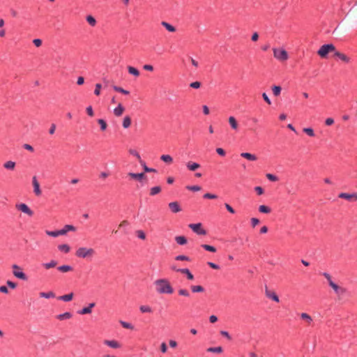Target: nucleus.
Returning <instances> with one entry per match:
<instances>
[{"label":"nucleus","mask_w":357,"mask_h":357,"mask_svg":"<svg viewBox=\"0 0 357 357\" xmlns=\"http://www.w3.org/2000/svg\"><path fill=\"white\" fill-rule=\"evenodd\" d=\"M154 284L156 287V291L159 294H172L174 293V288L167 279L156 280Z\"/></svg>","instance_id":"1"},{"label":"nucleus","mask_w":357,"mask_h":357,"mask_svg":"<svg viewBox=\"0 0 357 357\" xmlns=\"http://www.w3.org/2000/svg\"><path fill=\"white\" fill-rule=\"evenodd\" d=\"M77 228L72 225H66L61 229L48 231L45 232L47 235L52 237H58L59 236L66 235L68 231H75Z\"/></svg>","instance_id":"2"},{"label":"nucleus","mask_w":357,"mask_h":357,"mask_svg":"<svg viewBox=\"0 0 357 357\" xmlns=\"http://www.w3.org/2000/svg\"><path fill=\"white\" fill-rule=\"evenodd\" d=\"M273 53L274 58L279 61H286L289 59V54L283 47H273Z\"/></svg>","instance_id":"3"},{"label":"nucleus","mask_w":357,"mask_h":357,"mask_svg":"<svg viewBox=\"0 0 357 357\" xmlns=\"http://www.w3.org/2000/svg\"><path fill=\"white\" fill-rule=\"evenodd\" d=\"M96 253L93 248L82 247L76 250L75 255L79 258L89 259L91 258Z\"/></svg>","instance_id":"4"},{"label":"nucleus","mask_w":357,"mask_h":357,"mask_svg":"<svg viewBox=\"0 0 357 357\" xmlns=\"http://www.w3.org/2000/svg\"><path fill=\"white\" fill-rule=\"evenodd\" d=\"M335 47L333 44H325L321 46L317 52V54L321 58H326L329 52H335Z\"/></svg>","instance_id":"5"},{"label":"nucleus","mask_w":357,"mask_h":357,"mask_svg":"<svg viewBox=\"0 0 357 357\" xmlns=\"http://www.w3.org/2000/svg\"><path fill=\"white\" fill-rule=\"evenodd\" d=\"M12 268H13V274L15 278H17V279L24 280V281L28 280V278H29L28 276L26 275V274L25 273H24L22 271V269L20 266H19L17 264H13L12 266Z\"/></svg>","instance_id":"6"},{"label":"nucleus","mask_w":357,"mask_h":357,"mask_svg":"<svg viewBox=\"0 0 357 357\" xmlns=\"http://www.w3.org/2000/svg\"><path fill=\"white\" fill-rule=\"evenodd\" d=\"M188 227L197 235H206L207 234L206 230L203 228V225L201 222L191 223Z\"/></svg>","instance_id":"7"},{"label":"nucleus","mask_w":357,"mask_h":357,"mask_svg":"<svg viewBox=\"0 0 357 357\" xmlns=\"http://www.w3.org/2000/svg\"><path fill=\"white\" fill-rule=\"evenodd\" d=\"M338 198L345 199L349 202H357V192H340L338 195Z\"/></svg>","instance_id":"8"},{"label":"nucleus","mask_w":357,"mask_h":357,"mask_svg":"<svg viewBox=\"0 0 357 357\" xmlns=\"http://www.w3.org/2000/svg\"><path fill=\"white\" fill-rule=\"evenodd\" d=\"M16 208L21 212L27 214L29 216H32L34 213L33 211L29 207V206L24 203L16 204Z\"/></svg>","instance_id":"9"},{"label":"nucleus","mask_w":357,"mask_h":357,"mask_svg":"<svg viewBox=\"0 0 357 357\" xmlns=\"http://www.w3.org/2000/svg\"><path fill=\"white\" fill-rule=\"evenodd\" d=\"M328 285L334 290L335 294L337 295H343L347 291V289L345 288L340 287L333 280H330V284H328Z\"/></svg>","instance_id":"10"},{"label":"nucleus","mask_w":357,"mask_h":357,"mask_svg":"<svg viewBox=\"0 0 357 357\" xmlns=\"http://www.w3.org/2000/svg\"><path fill=\"white\" fill-rule=\"evenodd\" d=\"M128 176L130 178L138 181L139 182H142L143 180L147 178V176L144 174V172H140V173L129 172L128 174Z\"/></svg>","instance_id":"11"},{"label":"nucleus","mask_w":357,"mask_h":357,"mask_svg":"<svg viewBox=\"0 0 357 357\" xmlns=\"http://www.w3.org/2000/svg\"><path fill=\"white\" fill-rule=\"evenodd\" d=\"M96 306V303H91L88 306L84 307L82 309L77 311L79 314H91L92 312V309Z\"/></svg>","instance_id":"12"},{"label":"nucleus","mask_w":357,"mask_h":357,"mask_svg":"<svg viewBox=\"0 0 357 357\" xmlns=\"http://www.w3.org/2000/svg\"><path fill=\"white\" fill-rule=\"evenodd\" d=\"M169 208L174 213H177L182 211L180 204L178 202H172L168 204Z\"/></svg>","instance_id":"13"},{"label":"nucleus","mask_w":357,"mask_h":357,"mask_svg":"<svg viewBox=\"0 0 357 357\" xmlns=\"http://www.w3.org/2000/svg\"><path fill=\"white\" fill-rule=\"evenodd\" d=\"M265 294H266V297L271 299L272 301H273L276 303L280 302V298H279V296L277 295V294L274 291H271L268 290L267 287H266Z\"/></svg>","instance_id":"14"},{"label":"nucleus","mask_w":357,"mask_h":357,"mask_svg":"<svg viewBox=\"0 0 357 357\" xmlns=\"http://www.w3.org/2000/svg\"><path fill=\"white\" fill-rule=\"evenodd\" d=\"M103 344L113 349H119L121 347V344L114 340H105Z\"/></svg>","instance_id":"15"},{"label":"nucleus","mask_w":357,"mask_h":357,"mask_svg":"<svg viewBox=\"0 0 357 357\" xmlns=\"http://www.w3.org/2000/svg\"><path fill=\"white\" fill-rule=\"evenodd\" d=\"M32 184H33V192L36 194V195H37V196L40 195L42 192H41V190L40 188V184H39L36 176L33 177Z\"/></svg>","instance_id":"16"},{"label":"nucleus","mask_w":357,"mask_h":357,"mask_svg":"<svg viewBox=\"0 0 357 357\" xmlns=\"http://www.w3.org/2000/svg\"><path fill=\"white\" fill-rule=\"evenodd\" d=\"M186 167L188 170H190L191 172H195L197 169H198L199 168H200L201 165L197 162L189 161L187 162Z\"/></svg>","instance_id":"17"},{"label":"nucleus","mask_w":357,"mask_h":357,"mask_svg":"<svg viewBox=\"0 0 357 357\" xmlns=\"http://www.w3.org/2000/svg\"><path fill=\"white\" fill-rule=\"evenodd\" d=\"M139 163L142 166L144 174L145 173H151V172L156 173L158 172L157 169L148 167L146 165V162L142 160H140Z\"/></svg>","instance_id":"18"},{"label":"nucleus","mask_w":357,"mask_h":357,"mask_svg":"<svg viewBox=\"0 0 357 357\" xmlns=\"http://www.w3.org/2000/svg\"><path fill=\"white\" fill-rule=\"evenodd\" d=\"M73 296L74 294L73 292H70L68 294H64L63 296H59L57 299L64 302H70L73 300Z\"/></svg>","instance_id":"19"},{"label":"nucleus","mask_w":357,"mask_h":357,"mask_svg":"<svg viewBox=\"0 0 357 357\" xmlns=\"http://www.w3.org/2000/svg\"><path fill=\"white\" fill-rule=\"evenodd\" d=\"M241 156L243 158H245L250 161H255L257 160V157L252 153H248V152H243L241 153Z\"/></svg>","instance_id":"20"},{"label":"nucleus","mask_w":357,"mask_h":357,"mask_svg":"<svg viewBox=\"0 0 357 357\" xmlns=\"http://www.w3.org/2000/svg\"><path fill=\"white\" fill-rule=\"evenodd\" d=\"M73 317V314L70 312H66L63 314H59L58 315L56 316V318L60 321H63V320H66V319H69L70 318H72Z\"/></svg>","instance_id":"21"},{"label":"nucleus","mask_w":357,"mask_h":357,"mask_svg":"<svg viewBox=\"0 0 357 357\" xmlns=\"http://www.w3.org/2000/svg\"><path fill=\"white\" fill-rule=\"evenodd\" d=\"M175 241L179 245H184L188 243V239L185 236H177L175 237Z\"/></svg>","instance_id":"22"},{"label":"nucleus","mask_w":357,"mask_h":357,"mask_svg":"<svg viewBox=\"0 0 357 357\" xmlns=\"http://www.w3.org/2000/svg\"><path fill=\"white\" fill-rule=\"evenodd\" d=\"M180 273L185 274L186 275L187 279L189 280H193L195 279L193 274L187 268H181Z\"/></svg>","instance_id":"23"},{"label":"nucleus","mask_w":357,"mask_h":357,"mask_svg":"<svg viewBox=\"0 0 357 357\" xmlns=\"http://www.w3.org/2000/svg\"><path fill=\"white\" fill-rule=\"evenodd\" d=\"M128 69V72L130 75L135 77H137L139 76V71L137 68L133 67V66H128L127 68Z\"/></svg>","instance_id":"24"},{"label":"nucleus","mask_w":357,"mask_h":357,"mask_svg":"<svg viewBox=\"0 0 357 357\" xmlns=\"http://www.w3.org/2000/svg\"><path fill=\"white\" fill-rule=\"evenodd\" d=\"M335 56L338 57L340 59H341L342 61L345 63H349L350 59L349 58L344 54H342L340 52H337L335 50Z\"/></svg>","instance_id":"25"},{"label":"nucleus","mask_w":357,"mask_h":357,"mask_svg":"<svg viewBox=\"0 0 357 357\" xmlns=\"http://www.w3.org/2000/svg\"><path fill=\"white\" fill-rule=\"evenodd\" d=\"M124 110V107L121 104H119L118 106L114 109V114L116 116H120L123 114Z\"/></svg>","instance_id":"26"},{"label":"nucleus","mask_w":357,"mask_h":357,"mask_svg":"<svg viewBox=\"0 0 357 357\" xmlns=\"http://www.w3.org/2000/svg\"><path fill=\"white\" fill-rule=\"evenodd\" d=\"M228 121H229V123L232 129H234V130L238 129V122H237L236 119H235V117L229 116Z\"/></svg>","instance_id":"27"},{"label":"nucleus","mask_w":357,"mask_h":357,"mask_svg":"<svg viewBox=\"0 0 357 357\" xmlns=\"http://www.w3.org/2000/svg\"><path fill=\"white\" fill-rule=\"evenodd\" d=\"M57 270L61 273H67L73 270V266L70 265H62L57 267Z\"/></svg>","instance_id":"28"},{"label":"nucleus","mask_w":357,"mask_h":357,"mask_svg":"<svg viewBox=\"0 0 357 357\" xmlns=\"http://www.w3.org/2000/svg\"><path fill=\"white\" fill-rule=\"evenodd\" d=\"M206 351L207 352H210V353H215V354H221L223 352V349L222 347L219 346V347H208L207 349H206Z\"/></svg>","instance_id":"29"},{"label":"nucleus","mask_w":357,"mask_h":357,"mask_svg":"<svg viewBox=\"0 0 357 357\" xmlns=\"http://www.w3.org/2000/svg\"><path fill=\"white\" fill-rule=\"evenodd\" d=\"M161 190H162V188L160 186H159V185L154 186L150 189L149 195L151 196H155V195L159 194L161 192Z\"/></svg>","instance_id":"30"},{"label":"nucleus","mask_w":357,"mask_h":357,"mask_svg":"<svg viewBox=\"0 0 357 357\" xmlns=\"http://www.w3.org/2000/svg\"><path fill=\"white\" fill-rule=\"evenodd\" d=\"M190 289L193 293H202L205 291V289L201 285H192Z\"/></svg>","instance_id":"31"},{"label":"nucleus","mask_w":357,"mask_h":357,"mask_svg":"<svg viewBox=\"0 0 357 357\" xmlns=\"http://www.w3.org/2000/svg\"><path fill=\"white\" fill-rule=\"evenodd\" d=\"M56 296L54 292L50 291L47 292H40V297L45 298H54Z\"/></svg>","instance_id":"32"},{"label":"nucleus","mask_w":357,"mask_h":357,"mask_svg":"<svg viewBox=\"0 0 357 357\" xmlns=\"http://www.w3.org/2000/svg\"><path fill=\"white\" fill-rule=\"evenodd\" d=\"M161 24L162 26H164L169 32H175L176 31V28L170 24L168 22H161Z\"/></svg>","instance_id":"33"},{"label":"nucleus","mask_w":357,"mask_h":357,"mask_svg":"<svg viewBox=\"0 0 357 357\" xmlns=\"http://www.w3.org/2000/svg\"><path fill=\"white\" fill-rule=\"evenodd\" d=\"M58 250L64 253H68L70 250V247L68 244H61L58 245Z\"/></svg>","instance_id":"34"},{"label":"nucleus","mask_w":357,"mask_h":357,"mask_svg":"<svg viewBox=\"0 0 357 357\" xmlns=\"http://www.w3.org/2000/svg\"><path fill=\"white\" fill-rule=\"evenodd\" d=\"M160 160L167 164H172L173 162V158L170 155H162Z\"/></svg>","instance_id":"35"},{"label":"nucleus","mask_w":357,"mask_h":357,"mask_svg":"<svg viewBox=\"0 0 357 357\" xmlns=\"http://www.w3.org/2000/svg\"><path fill=\"white\" fill-rule=\"evenodd\" d=\"M131 118L129 116H126L123 120L122 126L124 128H128L131 125Z\"/></svg>","instance_id":"36"},{"label":"nucleus","mask_w":357,"mask_h":357,"mask_svg":"<svg viewBox=\"0 0 357 357\" xmlns=\"http://www.w3.org/2000/svg\"><path fill=\"white\" fill-rule=\"evenodd\" d=\"M259 211L261 213L267 214L271 213V208L266 205H260L259 206Z\"/></svg>","instance_id":"37"},{"label":"nucleus","mask_w":357,"mask_h":357,"mask_svg":"<svg viewBox=\"0 0 357 357\" xmlns=\"http://www.w3.org/2000/svg\"><path fill=\"white\" fill-rule=\"evenodd\" d=\"M98 123L100 125V128L101 131L106 130L107 128V123L105 120L102 119H99L97 120Z\"/></svg>","instance_id":"38"},{"label":"nucleus","mask_w":357,"mask_h":357,"mask_svg":"<svg viewBox=\"0 0 357 357\" xmlns=\"http://www.w3.org/2000/svg\"><path fill=\"white\" fill-rule=\"evenodd\" d=\"M42 265L46 269H50V268L55 267L57 265V261L55 260H51L50 262L43 263Z\"/></svg>","instance_id":"39"},{"label":"nucleus","mask_w":357,"mask_h":357,"mask_svg":"<svg viewBox=\"0 0 357 357\" xmlns=\"http://www.w3.org/2000/svg\"><path fill=\"white\" fill-rule=\"evenodd\" d=\"M201 247L208 252H215L217 251L216 248L211 245L202 244Z\"/></svg>","instance_id":"40"},{"label":"nucleus","mask_w":357,"mask_h":357,"mask_svg":"<svg viewBox=\"0 0 357 357\" xmlns=\"http://www.w3.org/2000/svg\"><path fill=\"white\" fill-rule=\"evenodd\" d=\"M3 167L7 169L13 170L15 167V162L11 160L8 161L3 164Z\"/></svg>","instance_id":"41"},{"label":"nucleus","mask_w":357,"mask_h":357,"mask_svg":"<svg viewBox=\"0 0 357 357\" xmlns=\"http://www.w3.org/2000/svg\"><path fill=\"white\" fill-rule=\"evenodd\" d=\"M303 132H305L306 135H307L310 137H314L315 136L314 130L312 128H310V127L304 128L303 129Z\"/></svg>","instance_id":"42"},{"label":"nucleus","mask_w":357,"mask_h":357,"mask_svg":"<svg viewBox=\"0 0 357 357\" xmlns=\"http://www.w3.org/2000/svg\"><path fill=\"white\" fill-rule=\"evenodd\" d=\"M301 318L303 320L306 321L308 324H310L311 321H312V317L308 314H307L305 312H303L301 314Z\"/></svg>","instance_id":"43"},{"label":"nucleus","mask_w":357,"mask_h":357,"mask_svg":"<svg viewBox=\"0 0 357 357\" xmlns=\"http://www.w3.org/2000/svg\"><path fill=\"white\" fill-rule=\"evenodd\" d=\"M87 22L91 26H95L96 24V20L92 15H88L86 18Z\"/></svg>","instance_id":"44"},{"label":"nucleus","mask_w":357,"mask_h":357,"mask_svg":"<svg viewBox=\"0 0 357 357\" xmlns=\"http://www.w3.org/2000/svg\"><path fill=\"white\" fill-rule=\"evenodd\" d=\"M175 260L176 261H190L191 259L189 257L186 256V255H177L176 257H175Z\"/></svg>","instance_id":"45"},{"label":"nucleus","mask_w":357,"mask_h":357,"mask_svg":"<svg viewBox=\"0 0 357 357\" xmlns=\"http://www.w3.org/2000/svg\"><path fill=\"white\" fill-rule=\"evenodd\" d=\"M120 324L122 326V327L124 328L131 329V330L134 329V326L130 323L123 321H120Z\"/></svg>","instance_id":"46"},{"label":"nucleus","mask_w":357,"mask_h":357,"mask_svg":"<svg viewBox=\"0 0 357 357\" xmlns=\"http://www.w3.org/2000/svg\"><path fill=\"white\" fill-rule=\"evenodd\" d=\"M266 176L268 178V180H269L270 181H272V182H275L279 180V178L276 175L271 174V173L266 174Z\"/></svg>","instance_id":"47"},{"label":"nucleus","mask_w":357,"mask_h":357,"mask_svg":"<svg viewBox=\"0 0 357 357\" xmlns=\"http://www.w3.org/2000/svg\"><path fill=\"white\" fill-rule=\"evenodd\" d=\"M139 310L141 311V312L142 313H146V312H152V309L151 307L148 306V305H141L139 307Z\"/></svg>","instance_id":"48"},{"label":"nucleus","mask_w":357,"mask_h":357,"mask_svg":"<svg viewBox=\"0 0 357 357\" xmlns=\"http://www.w3.org/2000/svg\"><path fill=\"white\" fill-rule=\"evenodd\" d=\"M203 198L206 199H215L218 198V195H216L215 194L207 192L203 195Z\"/></svg>","instance_id":"49"},{"label":"nucleus","mask_w":357,"mask_h":357,"mask_svg":"<svg viewBox=\"0 0 357 357\" xmlns=\"http://www.w3.org/2000/svg\"><path fill=\"white\" fill-rule=\"evenodd\" d=\"M186 189L192 192H197L202 190L201 186L199 185H187Z\"/></svg>","instance_id":"50"},{"label":"nucleus","mask_w":357,"mask_h":357,"mask_svg":"<svg viewBox=\"0 0 357 357\" xmlns=\"http://www.w3.org/2000/svg\"><path fill=\"white\" fill-rule=\"evenodd\" d=\"M129 153L133 156H135L139 160V162H140V160H142V159H141L139 153L136 150L130 149L129 150Z\"/></svg>","instance_id":"51"},{"label":"nucleus","mask_w":357,"mask_h":357,"mask_svg":"<svg viewBox=\"0 0 357 357\" xmlns=\"http://www.w3.org/2000/svg\"><path fill=\"white\" fill-rule=\"evenodd\" d=\"M136 234L139 239L144 240L146 238V234L142 230H137Z\"/></svg>","instance_id":"52"},{"label":"nucleus","mask_w":357,"mask_h":357,"mask_svg":"<svg viewBox=\"0 0 357 357\" xmlns=\"http://www.w3.org/2000/svg\"><path fill=\"white\" fill-rule=\"evenodd\" d=\"M6 284H7L8 288L9 287V288H10L12 289H15L17 287V284L16 282H13L11 280H7L6 281Z\"/></svg>","instance_id":"53"},{"label":"nucleus","mask_w":357,"mask_h":357,"mask_svg":"<svg viewBox=\"0 0 357 357\" xmlns=\"http://www.w3.org/2000/svg\"><path fill=\"white\" fill-rule=\"evenodd\" d=\"M178 294L180 296H186V297H188L190 296V293L189 291L187 290V289H181L178 290Z\"/></svg>","instance_id":"54"},{"label":"nucleus","mask_w":357,"mask_h":357,"mask_svg":"<svg viewBox=\"0 0 357 357\" xmlns=\"http://www.w3.org/2000/svg\"><path fill=\"white\" fill-rule=\"evenodd\" d=\"M86 112L91 117L94 116L93 109L91 105H89L86 108Z\"/></svg>","instance_id":"55"},{"label":"nucleus","mask_w":357,"mask_h":357,"mask_svg":"<svg viewBox=\"0 0 357 357\" xmlns=\"http://www.w3.org/2000/svg\"><path fill=\"white\" fill-rule=\"evenodd\" d=\"M207 265L213 268V269H215V270H218L220 268V266L215 263H213V262H211V261H208L207 262Z\"/></svg>","instance_id":"56"},{"label":"nucleus","mask_w":357,"mask_h":357,"mask_svg":"<svg viewBox=\"0 0 357 357\" xmlns=\"http://www.w3.org/2000/svg\"><path fill=\"white\" fill-rule=\"evenodd\" d=\"M255 191L256 192V193L258 195H261L264 193V190L262 187L261 186H256L255 188Z\"/></svg>","instance_id":"57"},{"label":"nucleus","mask_w":357,"mask_h":357,"mask_svg":"<svg viewBox=\"0 0 357 357\" xmlns=\"http://www.w3.org/2000/svg\"><path fill=\"white\" fill-rule=\"evenodd\" d=\"M250 222L252 227H255L257 225L259 224L260 220L257 218H252Z\"/></svg>","instance_id":"58"},{"label":"nucleus","mask_w":357,"mask_h":357,"mask_svg":"<svg viewBox=\"0 0 357 357\" xmlns=\"http://www.w3.org/2000/svg\"><path fill=\"white\" fill-rule=\"evenodd\" d=\"M225 206L226 209L231 214H234L236 213V211L234 209V208L229 204L225 203Z\"/></svg>","instance_id":"59"},{"label":"nucleus","mask_w":357,"mask_h":357,"mask_svg":"<svg viewBox=\"0 0 357 357\" xmlns=\"http://www.w3.org/2000/svg\"><path fill=\"white\" fill-rule=\"evenodd\" d=\"M261 96L264 99V100L268 104V105H271V100L270 99V98L268 97V96L266 94V93H263L261 94Z\"/></svg>","instance_id":"60"},{"label":"nucleus","mask_w":357,"mask_h":357,"mask_svg":"<svg viewBox=\"0 0 357 357\" xmlns=\"http://www.w3.org/2000/svg\"><path fill=\"white\" fill-rule=\"evenodd\" d=\"M220 335L225 337H226L229 340H231V336L229 335V333L226 331H221L220 332Z\"/></svg>","instance_id":"61"},{"label":"nucleus","mask_w":357,"mask_h":357,"mask_svg":"<svg viewBox=\"0 0 357 357\" xmlns=\"http://www.w3.org/2000/svg\"><path fill=\"white\" fill-rule=\"evenodd\" d=\"M215 151L220 156L223 157L226 155V151L222 148H217Z\"/></svg>","instance_id":"62"},{"label":"nucleus","mask_w":357,"mask_h":357,"mask_svg":"<svg viewBox=\"0 0 357 357\" xmlns=\"http://www.w3.org/2000/svg\"><path fill=\"white\" fill-rule=\"evenodd\" d=\"M0 292L3 293V294H8L9 290H8V287L5 286V285L0 286Z\"/></svg>","instance_id":"63"},{"label":"nucleus","mask_w":357,"mask_h":357,"mask_svg":"<svg viewBox=\"0 0 357 357\" xmlns=\"http://www.w3.org/2000/svg\"><path fill=\"white\" fill-rule=\"evenodd\" d=\"M167 345L165 342H162L161 344H160V351L162 353H166L167 351Z\"/></svg>","instance_id":"64"}]
</instances>
